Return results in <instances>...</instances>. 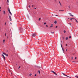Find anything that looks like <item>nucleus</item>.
<instances>
[{
    "label": "nucleus",
    "mask_w": 78,
    "mask_h": 78,
    "mask_svg": "<svg viewBox=\"0 0 78 78\" xmlns=\"http://www.w3.org/2000/svg\"><path fill=\"white\" fill-rule=\"evenodd\" d=\"M62 74H63L64 76H67V77H68L69 78H71V77L69 76H68L66 75L64 73H62Z\"/></svg>",
    "instance_id": "f257e3e1"
},
{
    "label": "nucleus",
    "mask_w": 78,
    "mask_h": 78,
    "mask_svg": "<svg viewBox=\"0 0 78 78\" xmlns=\"http://www.w3.org/2000/svg\"><path fill=\"white\" fill-rule=\"evenodd\" d=\"M32 36H33V37H35V36H36V34L35 33H34V34H33Z\"/></svg>",
    "instance_id": "f03ea898"
},
{
    "label": "nucleus",
    "mask_w": 78,
    "mask_h": 78,
    "mask_svg": "<svg viewBox=\"0 0 78 78\" xmlns=\"http://www.w3.org/2000/svg\"><path fill=\"white\" fill-rule=\"evenodd\" d=\"M51 72H52V73H54V74L55 75H57V74L54 71H51Z\"/></svg>",
    "instance_id": "7ed1b4c3"
},
{
    "label": "nucleus",
    "mask_w": 78,
    "mask_h": 78,
    "mask_svg": "<svg viewBox=\"0 0 78 78\" xmlns=\"http://www.w3.org/2000/svg\"><path fill=\"white\" fill-rule=\"evenodd\" d=\"M3 53L4 55H5V56H8V55L6 54V53H5L4 52H3Z\"/></svg>",
    "instance_id": "20e7f679"
},
{
    "label": "nucleus",
    "mask_w": 78,
    "mask_h": 78,
    "mask_svg": "<svg viewBox=\"0 0 78 78\" xmlns=\"http://www.w3.org/2000/svg\"><path fill=\"white\" fill-rule=\"evenodd\" d=\"M61 47L62 48V50L64 52V49H63V48H62V44H61Z\"/></svg>",
    "instance_id": "39448f33"
},
{
    "label": "nucleus",
    "mask_w": 78,
    "mask_h": 78,
    "mask_svg": "<svg viewBox=\"0 0 78 78\" xmlns=\"http://www.w3.org/2000/svg\"><path fill=\"white\" fill-rule=\"evenodd\" d=\"M69 14L71 16H72V17H73L74 16L73 15H72L71 14V13H69Z\"/></svg>",
    "instance_id": "423d86ee"
},
{
    "label": "nucleus",
    "mask_w": 78,
    "mask_h": 78,
    "mask_svg": "<svg viewBox=\"0 0 78 78\" xmlns=\"http://www.w3.org/2000/svg\"><path fill=\"white\" fill-rule=\"evenodd\" d=\"M9 19H10V21H12V19H11V16H9Z\"/></svg>",
    "instance_id": "0eeeda50"
},
{
    "label": "nucleus",
    "mask_w": 78,
    "mask_h": 78,
    "mask_svg": "<svg viewBox=\"0 0 78 78\" xmlns=\"http://www.w3.org/2000/svg\"><path fill=\"white\" fill-rule=\"evenodd\" d=\"M5 10H4L3 11V14H4V15H5Z\"/></svg>",
    "instance_id": "6e6552de"
},
{
    "label": "nucleus",
    "mask_w": 78,
    "mask_h": 78,
    "mask_svg": "<svg viewBox=\"0 0 78 78\" xmlns=\"http://www.w3.org/2000/svg\"><path fill=\"white\" fill-rule=\"evenodd\" d=\"M8 11H9V12H11V11H10V10L9 9V8L8 9Z\"/></svg>",
    "instance_id": "1a4fd4ad"
},
{
    "label": "nucleus",
    "mask_w": 78,
    "mask_h": 78,
    "mask_svg": "<svg viewBox=\"0 0 78 78\" xmlns=\"http://www.w3.org/2000/svg\"><path fill=\"white\" fill-rule=\"evenodd\" d=\"M59 4H60V6H62V5H61V2H60L59 1Z\"/></svg>",
    "instance_id": "9d476101"
},
{
    "label": "nucleus",
    "mask_w": 78,
    "mask_h": 78,
    "mask_svg": "<svg viewBox=\"0 0 78 78\" xmlns=\"http://www.w3.org/2000/svg\"><path fill=\"white\" fill-rule=\"evenodd\" d=\"M56 24V23H57V21H55L54 22Z\"/></svg>",
    "instance_id": "9b49d317"
},
{
    "label": "nucleus",
    "mask_w": 78,
    "mask_h": 78,
    "mask_svg": "<svg viewBox=\"0 0 78 78\" xmlns=\"http://www.w3.org/2000/svg\"><path fill=\"white\" fill-rule=\"evenodd\" d=\"M4 59H5V56L4 55H3V56Z\"/></svg>",
    "instance_id": "f8f14e48"
},
{
    "label": "nucleus",
    "mask_w": 78,
    "mask_h": 78,
    "mask_svg": "<svg viewBox=\"0 0 78 78\" xmlns=\"http://www.w3.org/2000/svg\"><path fill=\"white\" fill-rule=\"evenodd\" d=\"M76 21V22H77V23H78V21H77V20H76V19H74Z\"/></svg>",
    "instance_id": "ddd939ff"
},
{
    "label": "nucleus",
    "mask_w": 78,
    "mask_h": 78,
    "mask_svg": "<svg viewBox=\"0 0 78 78\" xmlns=\"http://www.w3.org/2000/svg\"><path fill=\"white\" fill-rule=\"evenodd\" d=\"M75 76L76 78H78V76Z\"/></svg>",
    "instance_id": "4468645a"
},
{
    "label": "nucleus",
    "mask_w": 78,
    "mask_h": 78,
    "mask_svg": "<svg viewBox=\"0 0 78 78\" xmlns=\"http://www.w3.org/2000/svg\"><path fill=\"white\" fill-rule=\"evenodd\" d=\"M72 19H75L72 18L70 19V20H72Z\"/></svg>",
    "instance_id": "2eb2a0df"
},
{
    "label": "nucleus",
    "mask_w": 78,
    "mask_h": 78,
    "mask_svg": "<svg viewBox=\"0 0 78 78\" xmlns=\"http://www.w3.org/2000/svg\"><path fill=\"white\" fill-rule=\"evenodd\" d=\"M9 13L11 15H12V13H11V12H9Z\"/></svg>",
    "instance_id": "dca6fc26"
},
{
    "label": "nucleus",
    "mask_w": 78,
    "mask_h": 78,
    "mask_svg": "<svg viewBox=\"0 0 78 78\" xmlns=\"http://www.w3.org/2000/svg\"><path fill=\"white\" fill-rule=\"evenodd\" d=\"M32 74L30 73L29 74V76H31Z\"/></svg>",
    "instance_id": "f3484780"
},
{
    "label": "nucleus",
    "mask_w": 78,
    "mask_h": 78,
    "mask_svg": "<svg viewBox=\"0 0 78 78\" xmlns=\"http://www.w3.org/2000/svg\"><path fill=\"white\" fill-rule=\"evenodd\" d=\"M51 33H52V34H53V33H55V32H51Z\"/></svg>",
    "instance_id": "a211bd4d"
},
{
    "label": "nucleus",
    "mask_w": 78,
    "mask_h": 78,
    "mask_svg": "<svg viewBox=\"0 0 78 78\" xmlns=\"http://www.w3.org/2000/svg\"><path fill=\"white\" fill-rule=\"evenodd\" d=\"M59 11H64V10H59Z\"/></svg>",
    "instance_id": "6ab92c4d"
},
{
    "label": "nucleus",
    "mask_w": 78,
    "mask_h": 78,
    "mask_svg": "<svg viewBox=\"0 0 78 78\" xmlns=\"http://www.w3.org/2000/svg\"><path fill=\"white\" fill-rule=\"evenodd\" d=\"M66 40H67V39H68V37H66Z\"/></svg>",
    "instance_id": "aec40b11"
},
{
    "label": "nucleus",
    "mask_w": 78,
    "mask_h": 78,
    "mask_svg": "<svg viewBox=\"0 0 78 78\" xmlns=\"http://www.w3.org/2000/svg\"><path fill=\"white\" fill-rule=\"evenodd\" d=\"M38 73L39 74H40V73H40V70H38Z\"/></svg>",
    "instance_id": "412c9836"
},
{
    "label": "nucleus",
    "mask_w": 78,
    "mask_h": 78,
    "mask_svg": "<svg viewBox=\"0 0 78 78\" xmlns=\"http://www.w3.org/2000/svg\"><path fill=\"white\" fill-rule=\"evenodd\" d=\"M5 39H4L3 40V42L4 43V42H5Z\"/></svg>",
    "instance_id": "4be33fe9"
},
{
    "label": "nucleus",
    "mask_w": 78,
    "mask_h": 78,
    "mask_svg": "<svg viewBox=\"0 0 78 78\" xmlns=\"http://www.w3.org/2000/svg\"><path fill=\"white\" fill-rule=\"evenodd\" d=\"M8 3H9V0H7Z\"/></svg>",
    "instance_id": "5701e85b"
},
{
    "label": "nucleus",
    "mask_w": 78,
    "mask_h": 78,
    "mask_svg": "<svg viewBox=\"0 0 78 78\" xmlns=\"http://www.w3.org/2000/svg\"><path fill=\"white\" fill-rule=\"evenodd\" d=\"M68 7H69V8H70V6L69 5V6H68Z\"/></svg>",
    "instance_id": "b1692460"
},
{
    "label": "nucleus",
    "mask_w": 78,
    "mask_h": 78,
    "mask_svg": "<svg viewBox=\"0 0 78 78\" xmlns=\"http://www.w3.org/2000/svg\"><path fill=\"white\" fill-rule=\"evenodd\" d=\"M37 13H36V12H35L34 13V14L36 15V14Z\"/></svg>",
    "instance_id": "393cba45"
},
{
    "label": "nucleus",
    "mask_w": 78,
    "mask_h": 78,
    "mask_svg": "<svg viewBox=\"0 0 78 78\" xmlns=\"http://www.w3.org/2000/svg\"><path fill=\"white\" fill-rule=\"evenodd\" d=\"M28 6H29V8H30V5H29Z\"/></svg>",
    "instance_id": "a878e982"
},
{
    "label": "nucleus",
    "mask_w": 78,
    "mask_h": 78,
    "mask_svg": "<svg viewBox=\"0 0 78 78\" xmlns=\"http://www.w3.org/2000/svg\"><path fill=\"white\" fill-rule=\"evenodd\" d=\"M44 25H45L46 24V22L44 23Z\"/></svg>",
    "instance_id": "bb28decb"
},
{
    "label": "nucleus",
    "mask_w": 78,
    "mask_h": 78,
    "mask_svg": "<svg viewBox=\"0 0 78 78\" xmlns=\"http://www.w3.org/2000/svg\"><path fill=\"white\" fill-rule=\"evenodd\" d=\"M20 66H19V68H18V69H20Z\"/></svg>",
    "instance_id": "cd10ccee"
},
{
    "label": "nucleus",
    "mask_w": 78,
    "mask_h": 78,
    "mask_svg": "<svg viewBox=\"0 0 78 78\" xmlns=\"http://www.w3.org/2000/svg\"><path fill=\"white\" fill-rule=\"evenodd\" d=\"M66 30H64V33H66Z\"/></svg>",
    "instance_id": "c85d7f7f"
},
{
    "label": "nucleus",
    "mask_w": 78,
    "mask_h": 78,
    "mask_svg": "<svg viewBox=\"0 0 78 78\" xmlns=\"http://www.w3.org/2000/svg\"><path fill=\"white\" fill-rule=\"evenodd\" d=\"M6 22H5V25H6Z\"/></svg>",
    "instance_id": "c756f323"
},
{
    "label": "nucleus",
    "mask_w": 78,
    "mask_h": 78,
    "mask_svg": "<svg viewBox=\"0 0 78 78\" xmlns=\"http://www.w3.org/2000/svg\"><path fill=\"white\" fill-rule=\"evenodd\" d=\"M46 27H48V25H46Z\"/></svg>",
    "instance_id": "7c9ffc66"
},
{
    "label": "nucleus",
    "mask_w": 78,
    "mask_h": 78,
    "mask_svg": "<svg viewBox=\"0 0 78 78\" xmlns=\"http://www.w3.org/2000/svg\"><path fill=\"white\" fill-rule=\"evenodd\" d=\"M73 62H75L74 61H73Z\"/></svg>",
    "instance_id": "2f4dec72"
},
{
    "label": "nucleus",
    "mask_w": 78,
    "mask_h": 78,
    "mask_svg": "<svg viewBox=\"0 0 78 78\" xmlns=\"http://www.w3.org/2000/svg\"><path fill=\"white\" fill-rule=\"evenodd\" d=\"M39 20H41V18H39Z\"/></svg>",
    "instance_id": "473e14b6"
},
{
    "label": "nucleus",
    "mask_w": 78,
    "mask_h": 78,
    "mask_svg": "<svg viewBox=\"0 0 78 78\" xmlns=\"http://www.w3.org/2000/svg\"><path fill=\"white\" fill-rule=\"evenodd\" d=\"M56 28H58V26H56Z\"/></svg>",
    "instance_id": "72a5a7b5"
},
{
    "label": "nucleus",
    "mask_w": 78,
    "mask_h": 78,
    "mask_svg": "<svg viewBox=\"0 0 78 78\" xmlns=\"http://www.w3.org/2000/svg\"><path fill=\"white\" fill-rule=\"evenodd\" d=\"M69 38H71V36H69Z\"/></svg>",
    "instance_id": "f704fd0d"
},
{
    "label": "nucleus",
    "mask_w": 78,
    "mask_h": 78,
    "mask_svg": "<svg viewBox=\"0 0 78 78\" xmlns=\"http://www.w3.org/2000/svg\"><path fill=\"white\" fill-rule=\"evenodd\" d=\"M5 36H6V33H5Z\"/></svg>",
    "instance_id": "c9c22d12"
},
{
    "label": "nucleus",
    "mask_w": 78,
    "mask_h": 78,
    "mask_svg": "<svg viewBox=\"0 0 78 78\" xmlns=\"http://www.w3.org/2000/svg\"><path fill=\"white\" fill-rule=\"evenodd\" d=\"M36 75H37L36 74H35V76H36Z\"/></svg>",
    "instance_id": "e433bc0d"
},
{
    "label": "nucleus",
    "mask_w": 78,
    "mask_h": 78,
    "mask_svg": "<svg viewBox=\"0 0 78 78\" xmlns=\"http://www.w3.org/2000/svg\"><path fill=\"white\" fill-rule=\"evenodd\" d=\"M55 16H58V15H55Z\"/></svg>",
    "instance_id": "4c0bfd02"
},
{
    "label": "nucleus",
    "mask_w": 78,
    "mask_h": 78,
    "mask_svg": "<svg viewBox=\"0 0 78 78\" xmlns=\"http://www.w3.org/2000/svg\"><path fill=\"white\" fill-rule=\"evenodd\" d=\"M69 25H71V23H69Z\"/></svg>",
    "instance_id": "58836bf2"
},
{
    "label": "nucleus",
    "mask_w": 78,
    "mask_h": 78,
    "mask_svg": "<svg viewBox=\"0 0 78 78\" xmlns=\"http://www.w3.org/2000/svg\"><path fill=\"white\" fill-rule=\"evenodd\" d=\"M2 56H4V55H3V54H2Z\"/></svg>",
    "instance_id": "ea45409f"
},
{
    "label": "nucleus",
    "mask_w": 78,
    "mask_h": 78,
    "mask_svg": "<svg viewBox=\"0 0 78 78\" xmlns=\"http://www.w3.org/2000/svg\"><path fill=\"white\" fill-rule=\"evenodd\" d=\"M32 7H33V6H34V5H32Z\"/></svg>",
    "instance_id": "a19ab883"
},
{
    "label": "nucleus",
    "mask_w": 78,
    "mask_h": 78,
    "mask_svg": "<svg viewBox=\"0 0 78 78\" xmlns=\"http://www.w3.org/2000/svg\"><path fill=\"white\" fill-rule=\"evenodd\" d=\"M50 27H53V26H50Z\"/></svg>",
    "instance_id": "79ce46f5"
},
{
    "label": "nucleus",
    "mask_w": 78,
    "mask_h": 78,
    "mask_svg": "<svg viewBox=\"0 0 78 78\" xmlns=\"http://www.w3.org/2000/svg\"><path fill=\"white\" fill-rule=\"evenodd\" d=\"M66 51H67V49H66Z\"/></svg>",
    "instance_id": "37998d69"
},
{
    "label": "nucleus",
    "mask_w": 78,
    "mask_h": 78,
    "mask_svg": "<svg viewBox=\"0 0 78 78\" xmlns=\"http://www.w3.org/2000/svg\"><path fill=\"white\" fill-rule=\"evenodd\" d=\"M73 57H72V58H72V59H73Z\"/></svg>",
    "instance_id": "c03bdc74"
},
{
    "label": "nucleus",
    "mask_w": 78,
    "mask_h": 78,
    "mask_svg": "<svg viewBox=\"0 0 78 78\" xmlns=\"http://www.w3.org/2000/svg\"><path fill=\"white\" fill-rule=\"evenodd\" d=\"M75 59H76V57H75Z\"/></svg>",
    "instance_id": "a18cd8bd"
},
{
    "label": "nucleus",
    "mask_w": 78,
    "mask_h": 78,
    "mask_svg": "<svg viewBox=\"0 0 78 78\" xmlns=\"http://www.w3.org/2000/svg\"><path fill=\"white\" fill-rule=\"evenodd\" d=\"M67 44H66V46H67Z\"/></svg>",
    "instance_id": "49530a36"
},
{
    "label": "nucleus",
    "mask_w": 78,
    "mask_h": 78,
    "mask_svg": "<svg viewBox=\"0 0 78 78\" xmlns=\"http://www.w3.org/2000/svg\"><path fill=\"white\" fill-rule=\"evenodd\" d=\"M0 9H1V7H0Z\"/></svg>",
    "instance_id": "de8ad7c7"
},
{
    "label": "nucleus",
    "mask_w": 78,
    "mask_h": 78,
    "mask_svg": "<svg viewBox=\"0 0 78 78\" xmlns=\"http://www.w3.org/2000/svg\"><path fill=\"white\" fill-rule=\"evenodd\" d=\"M51 25L52 26V25H53V24H51Z\"/></svg>",
    "instance_id": "09e8293b"
},
{
    "label": "nucleus",
    "mask_w": 78,
    "mask_h": 78,
    "mask_svg": "<svg viewBox=\"0 0 78 78\" xmlns=\"http://www.w3.org/2000/svg\"><path fill=\"white\" fill-rule=\"evenodd\" d=\"M34 9H36V8H35Z\"/></svg>",
    "instance_id": "8fccbe9b"
},
{
    "label": "nucleus",
    "mask_w": 78,
    "mask_h": 78,
    "mask_svg": "<svg viewBox=\"0 0 78 78\" xmlns=\"http://www.w3.org/2000/svg\"><path fill=\"white\" fill-rule=\"evenodd\" d=\"M68 19H69V18H68Z\"/></svg>",
    "instance_id": "3c124183"
},
{
    "label": "nucleus",
    "mask_w": 78,
    "mask_h": 78,
    "mask_svg": "<svg viewBox=\"0 0 78 78\" xmlns=\"http://www.w3.org/2000/svg\"><path fill=\"white\" fill-rule=\"evenodd\" d=\"M0 11H1V10H0Z\"/></svg>",
    "instance_id": "603ef678"
}]
</instances>
